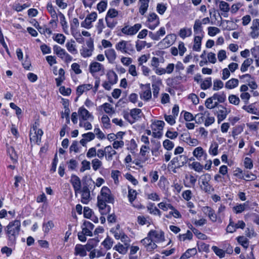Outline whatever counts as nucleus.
Wrapping results in <instances>:
<instances>
[{
  "label": "nucleus",
  "instance_id": "nucleus-1",
  "mask_svg": "<svg viewBox=\"0 0 259 259\" xmlns=\"http://www.w3.org/2000/svg\"><path fill=\"white\" fill-rule=\"evenodd\" d=\"M21 222L19 220H14L9 223L6 227V236L11 244L15 243L16 238L20 231Z\"/></svg>",
  "mask_w": 259,
  "mask_h": 259
},
{
  "label": "nucleus",
  "instance_id": "nucleus-2",
  "mask_svg": "<svg viewBox=\"0 0 259 259\" xmlns=\"http://www.w3.org/2000/svg\"><path fill=\"white\" fill-rule=\"evenodd\" d=\"M115 49L122 53L128 54L135 51L134 46L130 41L123 40L115 45Z\"/></svg>",
  "mask_w": 259,
  "mask_h": 259
},
{
  "label": "nucleus",
  "instance_id": "nucleus-3",
  "mask_svg": "<svg viewBox=\"0 0 259 259\" xmlns=\"http://www.w3.org/2000/svg\"><path fill=\"white\" fill-rule=\"evenodd\" d=\"M165 123L161 120H157L152 122L151 128L152 130V136L154 138H160L162 135V130Z\"/></svg>",
  "mask_w": 259,
  "mask_h": 259
},
{
  "label": "nucleus",
  "instance_id": "nucleus-4",
  "mask_svg": "<svg viewBox=\"0 0 259 259\" xmlns=\"http://www.w3.org/2000/svg\"><path fill=\"white\" fill-rule=\"evenodd\" d=\"M211 176L209 174H205L200 177L199 180L201 183L200 187L205 192H210L212 190V186L209 184Z\"/></svg>",
  "mask_w": 259,
  "mask_h": 259
},
{
  "label": "nucleus",
  "instance_id": "nucleus-5",
  "mask_svg": "<svg viewBox=\"0 0 259 259\" xmlns=\"http://www.w3.org/2000/svg\"><path fill=\"white\" fill-rule=\"evenodd\" d=\"M53 50L54 53L65 62L69 63L72 60V57L60 47L55 45L53 47Z\"/></svg>",
  "mask_w": 259,
  "mask_h": 259
},
{
  "label": "nucleus",
  "instance_id": "nucleus-6",
  "mask_svg": "<svg viewBox=\"0 0 259 259\" xmlns=\"http://www.w3.org/2000/svg\"><path fill=\"white\" fill-rule=\"evenodd\" d=\"M176 39V35L175 34H168L164 38L158 43V46L161 49L167 48L174 43Z\"/></svg>",
  "mask_w": 259,
  "mask_h": 259
},
{
  "label": "nucleus",
  "instance_id": "nucleus-7",
  "mask_svg": "<svg viewBox=\"0 0 259 259\" xmlns=\"http://www.w3.org/2000/svg\"><path fill=\"white\" fill-rule=\"evenodd\" d=\"M86 44L87 48L82 47V49L80 50V53L81 56L84 58L91 56L94 50V41L93 39L90 38L89 40L86 42Z\"/></svg>",
  "mask_w": 259,
  "mask_h": 259
},
{
  "label": "nucleus",
  "instance_id": "nucleus-8",
  "mask_svg": "<svg viewBox=\"0 0 259 259\" xmlns=\"http://www.w3.org/2000/svg\"><path fill=\"white\" fill-rule=\"evenodd\" d=\"M147 236L156 243L162 242L164 240V232L161 230H150Z\"/></svg>",
  "mask_w": 259,
  "mask_h": 259
},
{
  "label": "nucleus",
  "instance_id": "nucleus-9",
  "mask_svg": "<svg viewBox=\"0 0 259 259\" xmlns=\"http://www.w3.org/2000/svg\"><path fill=\"white\" fill-rule=\"evenodd\" d=\"M141 27V24L139 23L135 24L132 26L126 25L121 29V31L125 35L132 36L136 34Z\"/></svg>",
  "mask_w": 259,
  "mask_h": 259
},
{
  "label": "nucleus",
  "instance_id": "nucleus-10",
  "mask_svg": "<svg viewBox=\"0 0 259 259\" xmlns=\"http://www.w3.org/2000/svg\"><path fill=\"white\" fill-rule=\"evenodd\" d=\"M101 195L98 196L97 198L105 200L107 203H113L114 202V198L111 194L110 189L107 187H103L101 189L100 192Z\"/></svg>",
  "mask_w": 259,
  "mask_h": 259
},
{
  "label": "nucleus",
  "instance_id": "nucleus-11",
  "mask_svg": "<svg viewBox=\"0 0 259 259\" xmlns=\"http://www.w3.org/2000/svg\"><path fill=\"white\" fill-rule=\"evenodd\" d=\"M79 193L81 194L80 201L82 203L87 204L91 200V191L88 185H84Z\"/></svg>",
  "mask_w": 259,
  "mask_h": 259
},
{
  "label": "nucleus",
  "instance_id": "nucleus-12",
  "mask_svg": "<svg viewBox=\"0 0 259 259\" xmlns=\"http://www.w3.org/2000/svg\"><path fill=\"white\" fill-rule=\"evenodd\" d=\"M141 243L148 252H152L157 247L155 241L147 236L141 240Z\"/></svg>",
  "mask_w": 259,
  "mask_h": 259
},
{
  "label": "nucleus",
  "instance_id": "nucleus-13",
  "mask_svg": "<svg viewBox=\"0 0 259 259\" xmlns=\"http://www.w3.org/2000/svg\"><path fill=\"white\" fill-rule=\"evenodd\" d=\"M159 24L158 16L154 13H151L148 17L147 26L150 29H154Z\"/></svg>",
  "mask_w": 259,
  "mask_h": 259
},
{
  "label": "nucleus",
  "instance_id": "nucleus-14",
  "mask_svg": "<svg viewBox=\"0 0 259 259\" xmlns=\"http://www.w3.org/2000/svg\"><path fill=\"white\" fill-rule=\"evenodd\" d=\"M188 161V157L185 155H177L170 161V163L175 167H180L184 165Z\"/></svg>",
  "mask_w": 259,
  "mask_h": 259
},
{
  "label": "nucleus",
  "instance_id": "nucleus-15",
  "mask_svg": "<svg viewBox=\"0 0 259 259\" xmlns=\"http://www.w3.org/2000/svg\"><path fill=\"white\" fill-rule=\"evenodd\" d=\"M97 17L96 12H92L87 16L85 20L81 23V26L86 29H90L92 26V22H94Z\"/></svg>",
  "mask_w": 259,
  "mask_h": 259
},
{
  "label": "nucleus",
  "instance_id": "nucleus-16",
  "mask_svg": "<svg viewBox=\"0 0 259 259\" xmlns=\"http://www.w3.org/2000/svg\"><path fill=\"white\" fill-rule=\"evenodd\" d=\"M140 86L142 90V92L140 94V98L146 101L149 100L151 98L152 96L150 83L146 84H141Z\"/></svg>",
  "mask_w": 259,
  "mask_h": 259
},
{
  "label": "nucleus",
  "instance_id": "nucleus-17",
  "mask_svg": "<svg viewBox=\"0 0 259 259\" xmlns=\"http://www.w3.org/2000/svg\"><path fill=\"white\" fill-rule=\"evenodd\" d=\"M89 70L91 73L94 75L97 72H101L103 74L105 72L104 66L98 62H93L89 66Z\"/></svg>",
  "mask_w": 259,
  "mask_h": 259
},
{
  "label": "nucleus",
  "instance_id": "nucleus-18",
  "mask_svg": "<svg viewBox=\"0 0 259 259\" xmlns=\"http://www.w3.org/2000/svg\"><path fill=\"white\" fill-rule=\"evenodd\" d=\"M70 182L73 187L75 196H77V194L79 193V191L81 189V181L78 177L73 175L71 176Z\"/></svg>",
  "mask_w": 259,
  "mask_h": 259
},
{
  "label": "nucleus",
  "instance_id": "nucleus-19",
  "mask_svg": "<svg viewBox=\"0 0 259 259\" xmlns=\"http://www.w3.org/2000/svg\"><path fill=\"white\" fill-rule=\"evenodd\" d=\"M42 135L43 131L41 130H38L37 132H33L32 130H30L29 136L31 142L39 144L40 142L41 138Z\"/></svg>",
  "mask_w": 259,
  "mask_h": 259
},
{
  "label": "nucleus",
  "instance_id": "nucleus-20",
  "mask_svg": "<svg viewBox=\"0 0 259 259\" xmlns=\"http://www.w3.org/2000/svg\"><path fill=\"white\" fill-rule=\"evenodd\" d=\"M97 205L102 214H105L110 211V207L107 205L106 203V201L97 198Z\"/></svg>",
  "mask_w": 259,
  "mask_h": 259
},
{
  "label": "nucleus",
  "instance_id": "nucleus-21",
  "mask_svg": "<svg viewBox=\"0 0 259 259\" xmlns=\"http://www.w3.org/2000/svg\"><path fill=\"white\" fill-rule=\"evenodd\" d=\"M94 228V225L89 221H85L84 222L82 226V231L87 236H92V230Z\"/></svg>",
  "mask_w": 259,
  "mask_h": 259
},
{
  "label": "nucleus",
  "instance_id": "nucleus-22",
  "mask_svg": "<svg viewBox=\"0 0 259 259\" xmlns=\"http://www.w3.org/2000/svg\"><path fill=\"white\" fill-rule=\"evenodd\" d=\"M202 211L205 214L207 215L210 220L215 222L217 220V215L215 213L214 210L209 206H204L202 208Z\"/></svg>",
  "mask_w": 259,
  "mask_h": 259
},
{
  "label": "nucleus",
  "instance_id": "nucleus-23",
  "mask_svg": "<svg viewBox=\"0 0 259 259\" xmlns=\"http://www.w3.org/2000/svg\"><path fill=\"white\" fill-rule=\"evenodd\" d=\"M193 155L198 160H201L203 157L204 159H206L207 156V154L201 147L196 148L193 151Z\"/></svg>",
  "mask_w": 259,
  "mask_h": 259
},
{
  "label": "nucleus",
  "instance_id": "nucleus-24",
  "mask_svg": "<svg viewBox=\"0 0 259 259\" xmlns=\"http://www.w3.org/2000/svg\"><path fill=\"white\" fill-rule=\"evenodd\" d=\"M219 110L217 111L218 115V121L219 123H220L223 120H224L228 114V112L226 108L224 107L222 105H220L219 107Z\"/></svg>",
  "mask_w": 259,
  "mask_h": 259
},
{
  "label": "nucleus",
  "instance_id": "nucleus-25",
  "mask_svg": "<svg viewBox=\"0 0 259 259\" xmlns=\"http://www.w3.org/2000/svg\"><path fill=\"white\" fill-rule=\"evenodd\" d=\"M78 114L80 118L83 120H87L91 118L93 119V116L89 112L88 110L83 107H80L78 109Z\"/></svg>",
  "mask_w": 259,
  "mask_h": 259
},
{
  "label": "nucleus",
  "instance_id": "nucleus-26",
  "mask_svg": "<svg viewBox=\"0 0 259 259\" xmlns=\"http://www.w3.org/2000/svg\"><path fill=\"white\" fill-rule=\"evenodd\" d=\"M105 55L110 63H113L116 58V54L113 49H109L105 51Z\"/></svg>",
  "mask_w": 259,
  "mask_h": 259
},
{
  "label": "nucleus",
  "instance_id": "nucleus-27",
  "mask_svg": "<svg viewBox=\"0 0 259 259\" xmlns=\"http://www.w3.org/2000/svg\"><path fill=\"white\" fill-rule=\"evenodd\" d=\"M75 255H79L81 257H84L87 255V251H85V247L81 244H76L74 248Z\"/></svg>",
  "mask_w": 259,
  "mask_h": 259
},
{
  "label": "nucleus",
  "instance_id": "nucleus-28",
  "mask_svg": "<svg viewBox=\"0 0 259 259\" xmlns=\"http://www.w3.org/2000/svg\"><path fill=\"white\" fill-rule=\"evenodd\" d=\"M194 32L195 34L202 36L203 35V29L202 27V22L199 19H196L195 21L193 26Z\"/></svg>",
  "mask_w": 259,
  "mask_h": 259
},
{
  "label": "nucleus",
  "instance_id": "nucleus-29",
  "mask_svg": "<svg viewBox=\"0 0 259 259\" xmlns=\"http://www.w3.org/2000/svg\"><path fill=\"white\" fill-rule=\"evenodd\" d=\"M105 158L107 161H111L113 159V156L116 154V152L111 146H107L105 147Z\"/></svg>",
  "mask_w": 259,
  "mask_h": 259
},
{
  "label": "nucleus",
  "instance_id": "nucleus-30",
  "mask_svg": "<svg viewBox=\"0 0 259 259\" xmlns=\"http://www.w3.org/2000/svg\"><path fill=\"white\" fill-rule=\"evenodd\" d=\"M93 85L91 84H83L77 87L76 89V94L79 97L84 92L90 90L92 89Z\"/></svg>",
  "mask_w": 259,
  "mask_h": 259
},
{
  "label": "nucleus",
  "instance_id": "nucleus-31",
  "mask_svg": "<svg viewBox=\"0 0 259 259\" xmlns=\"http://www.w3.org/2000/svg\"><path fill=\"white\" fill-rule=\"evenodd\" d=\"M150 0H139L140 2V8L139 13L142 15H144L147 12Z\"/></svg>",
  "mask_w": 259,
  "mask_h": 259
},
{
  "label": "nucleus",
  "instance_id": "nucleus-32",
  "mask_svg": "<svg viewBox=\"0 0 259 259\" xmlns=\"http://www.w3.org/2000/svg\"><path fill=\"white\" fill-rule=\"evenodd\" d=\"M203 35L202 36L197 35L194 37V45L193 46V50L194 51L199 52L201 49V41Z\"/></svg>",
  "mask_w": 259,
  "mask_h": 259
},
{
  "label": "nucleus",
  "instance_id": "nucleus-33",
  "mask_svg": "<svg viewBox=\"0 0 259 259\" xmlns=\"http://www.w3.org/2000/svg\"><path fill=\"white\" fill-rule=\"evenodd\" d=\"M58 17L60 19V24L62 27L64 32L67 34L68 25L65 16L61 12H59Z\"/></svg>",
  "mask_w": 259,
  "mask_h": 259
},
{
  "label": "nucleus",
  "instance_id": "nucleus-34",
  "mask_svg": "<svg viewBox=\"0 0 259 259\" xmlns=\"http://www.w3.org/2000/svg\"><path fill=\"white\" fill-rule=\"evenodd\" d=\"M192 33L190 28L184 27L180 30L179 35L182 39H185L186 37L190 36Z\"/></svg>",
  "mask_w": 259,
  "mask_h": 259
},
{
  "label": "nucleus",
  "instance_id": "nucleus-35",
  "mask_svg": "<svg viewBox=\"0 0 259 259\" xmlns=\"http://www.w3.org/2000/svg\"><path fill=\"white\" fill-rule=\"evenodd\" d=\"M66 47L67 50L72 54H77V50L76 49L75 41L74 40L71 39L70 41H68L66 44Z\"/></svg>",
  "mask_w": 259,
  "mask_h": 259
},
{
  "label": "nucleus",
  "instance_id": "nucleus-36",
  "mask_svg": "<svg viewBox=\"0 0 259 259\" xmlns=\"http://www.w3.org/2000/svg\"><path fill=\"white\" fill-rule=\"evenodd\" d=\"M212 85L211 77H209L205 78L200 83V88L202 90H206L209 89Z\"/></svg>",
  "mask_w": 259,
  "mask_h": 259
},
{
  "label": "nucleus",
  "instance_id": "nucleus-37",
  "mask_svg": "<svg viewBox=\"0 0 259 259\" xmlns=\"http://www.w3.org/2000/svg\"><path fill=\"white\" fill-rule=\"evenodd\" d=\"M7 153L13 163L17 162L18 156L13 147L10 146L7 148Z\"/></svg>",
  "mask_w": 259,
  "mask_h": 259
},
{
  "label": "nucleus",
  "instance_id": "nucleus-38",
  "mask_svg": "<svg viewBox=\"0 0 259 259\" xmlns=\"http://www.w3.org/2000/svg\"><path fill=\"white\" fill-rule=\"evenodd\" d=\"M197 253V250L195 248H190L186 250L181 256L180 259H188Z\"/></svg>",
  "mask_w": 259,
  "mask_h": 259
},
{
  "label": "nucleus",
  "instance_id": "nucleus-39",
  "mask_svg": "<svg viewBox=\"0 0 259 259\" xmlns=\"http://www.w3.org/2000/svg\"><path fill=\"white\" fill-rule=\"evenodd\" d=\"M146 46L148 48H149L151 47V44L150 43H147L146 41L139 40L136 42V48L138 52L141 51Z\"/></svg>",
  "mask_w": 259,
  "mask_h": 259
},
{
  "label": "nucleus",
  "instance_id": "nucleus-40",
  "mask_svg": "<svg viewBox=\"0 0 259 259\" xmlns=\"http://www.w3.org/2000/svg\"><path fill=\"white\" fill-rule=\"evenodd\" d=\"M239 80L236 78H232L225 83V88L228 89H233L238 85Z\"/></svg>",
  "mask_w": 259,
  "mask_h": 259
},
{
  "label": "nucleus",
  "instance_id": "nucleus-41",
  "mask_svg": "<svg viewBox=\"0 0 259 259\" xmlns=\"http://www.w3.org/2000/svg\"><path fill=\"white\" fill-rule=\"evenodd\" d=\"M108 81L111 84H115L117 81V75L113 71H110L107 74Z\"/></svg>",
  "mask_w": 259,
  "mask_h": 259
},
{
  "label": "nucleus",
  "instance_id": "nucleus-42",
  "mask_svg": "<svg viewBox=\"0 0 259 259\" xmlns=\"http://www.w3.org/2000/svg\"><path fill=\"white\" fill-rule=\"evenodd\" d=\"M110 232L113 234L114 237L116 239H119L121 238V233H123V231L120 229V225H117L115 228H113L111 229Z\"/></svg>",
  "mask_w": 259,
  "mask_h": 259
},
{
  "label": "nucleus",
  "instance_id": "nucleus-43",
  "mask_svg": "<svg viewBox=\"0 0 259 259\" xmlns=\"http://www.w3.org/2000/svg\"><path fill=\"white\" fill-rule=\"evenodd\" d=\"M47 10L51 15L52 18L56 19L57 17H58V13L57 14L52 5L51 2H49L47 5Z\"/></svg>",
  "mask_w": 259,
  "mask_h": 259
},
{
  "label": "nucleus",
  "instance_id": "nucleus-44",
  "mask_svg": "<svg viewBox=\"0 0 259 259\" xmlns=\"http://www.w3.org/2000/svg\"><path fill=\"white\" fill-rule=\"evenodd\" d=\"M214 100H217L219 103H224L226 100V96L224 92L217 93L213 95Z\"/></svg>",
  "mask_w": 259,
  "mask_h": 259
},
{
  "label": "nucleus",
  "instance_id": "nucleus-45",
  "mask_svg": "<svg viewBox=\"0 0 259 259\" xmlns=\"http://www.w3.org/2000/svg\"><path fill=\"white\" fill-rule=\"evenodd\" d=\"M197 176L195 177L193 175H186L185 176V179L186 180H189V185L185 184V186L186 187H194L195 186L196 182L197 181Z\"/></svg>",
  "mask_w": 259,
  "mask_h": 259
},
{
  "label": "nucleus",
  "instance_id": "nucleus-46",
  "mask_svg": "<svg viewBox=\"0 0 259 259\" xmlns=\"http://www.w3.org/2000/svg\"><path fill=\"white\" fill-rule=\"evenodd\" d=\"M253 63V60L251 58H247L241 65L240 70L242 72L246 71L248 67Z\"/></svg>",
  "mask_w": 259,
  "mask_h": 259
},
{
  "label": "nucleus",
  "instance_id": "nucleus-47",
  "mask_svg": "<svg viewBox=\"0 0 259 259\" xmlns=\"http://www.w3.org/2000/svg\"><path fill=\"white\" fill-rule=\"evenodd\" d=\"M147 209L151 214L154 215H161L160 211L155 206L154 203H150L147 206Z\"/></svg>",
  "mask_w": 259,
  "mask_h": 259
},
{
  "label": "nucleus",
  "instance_id": "nucleus-48",
  "mask_svg": "<svg viewBox=\"0 0 259 259\" xmlns=\"http://www.w3.org/2000/svg\"><path fill=\"white\" fill-rule=\"evenodd\" d=\"M213 100H214L212 98V96L208 98L205 101V105L208 109H213L215 107L218 106V102H213Z\"/></svg>",
  "mask_w": 259,
  "mask_h": 259
},
{
  "label": "nucleus",
  "instance_id": "nucleus-49",
  "mask_svg": "<svg viewBox=\"0 0 259 259\" xmlns=\"http://www.w3.org/2000/svg\"><path fill=\"white\" fill-rule=\"evenodd\" d=\"M219 145L216 142H214L211 144L208 152L210 155L215 156L218 154Z\"/></svg>",
  "mask_w": 259,
  "mask_h": 259
},
{
  "label": "nucleus",
  "instance_id": "nucleus-50",
  "mask_svg": "<svg viewBox=\"0 0 259 259\" xmlns=\"http://www.w3.org/2000/svg\"><path fill=\"white\" fill-rule=\"evenodd\" d=\"M247 202L243 204H239L234 206L233 209L236 213H240L245 210L246 207L248 206Z\"/></svg>",
  "mask_w": 259,
  "mask_h": 259
},
{
  "label": "nucleus",
  "instance_id": "nucleus-51",
  "mask_svg": "<svg viewBox=\"0 0 259 259\" xmlns=\"http://www.w3.org/2000/svg\"><path fill=\"white\" fill-rule=\"evenodd\" d=\"M141 109L135 108L131 110L130 115L134 120H138L141 117Z\"/></svg>",
  "mask_w": 259,
  "mask_h": 259
},
{
  "label": "nucleus",
  "instance_id": "nucleus-52",
  "mask_svg": "<svg viewBox=\"0 0 259 259\" xmlns=\"http://www.w3.org/2000/svg\"><path fill=\"white\" fill-rule=\"evenodd\" d=\"M238 243L241 244L245 249L249 246V240L244 236H239L237 238Z\"/></svg>",
  "mask_w": 259,
  "mask_h": 259
},
{
  "label": "nucleus",
  "instance_id": "nucleus-53",
  "mask_svg": "<svg viewBox=\"0 0 259 259\" xmlns=\"http://www.w3.org/2000/svg\"><path fill=\"white\" fill-rule=\"evenodd\" d=\"M191 227H189V228L192 230V232L197 236V237L199 239H205L206 236L205 234L201 233L198 229L194 228L192 225H190Z\"/></svg>",
  "mask_w": 259,
  "mask_h": 259
},
{
  "label": "nucleus",
  "instance_id": "nucleus-54",
  "mask_svg": "<svg viewBox=\"0 0 259 259\" xmlns=\"http://www.w3.org/2000/svg\"><path fill=\"white\" fill-rule=\"evenodd\" d=\"M219 7L220 10L224 13H228L230 10L229 4L225 1H222Z\"/></svg>",
  "mask_w": 259,
  "mask_h": 259
},
{
  "label": "nucleus",
  "instance_id": "nucleus-55",
  "mask_svg": "<svg viewBox=\"0 0 259 259\" xmlns=\"http://www.w3.org/2000/svg\"><path fill=\"white\" fill-rule=\"evenodd\" d=\"M92 164L93 169L97 171L102 165V161L98 158H95L92 161Z\"/></svg>",
  "mask_w": 259,
  "mask_h": 259
},
{
  "label": "nucleus",
  "instance_id": "nucleus-56",
  "mask_svg": "<svg viewBox=\"0 0 259 259\" xmlns=\"http://www.w3.org/2000/svg\"><path fill=\"white\" fill-rule=\"evenodd\" d=\"M54 227V225L52 221L44 223L42 225L43 230L46 233H48Z\"/></svg>",
  "mask_w": 259,
  "mask_h": 259
},
{
  "label": "nucleus",
  "instance_id": "nucleus-57",
  "mask_svg": "<svg viewBox=\"0 0 259 259\" xmlns=\"http://www.w3.org/2000/svg\"><path fill=\"white\" fill-rule=\"evenodd\" d=\"M224 87L223 82L220 79H214L213 80V91H218L221 89H222Z\"/></svg>",
  "mask_w": 259,
  "mask_h": 259
},
{
  "label": "nucleus",
  "instance_id": "nucleus-58",
  "mask_svg": "<svg viewBox=\"0 0 259 259\" xmlns=\"http://www.w3.org/2000/svg\"><path fill=\"white\" fill-rule=\"evenodd\" d=\"M114 249L118 251L119 253L124 254L127 251V247H124L122 244L120 243L116 245L114 248Z\"/></svg>",
  "mask_w": 259,
  "mask_h": 259
},
{
  "label": "nucleus",
  "instance_id": "nucleus-59",
  "mask_svg": "<svg viewBox=\"0 0 259 259\" xmlns=\"http://www.w3.org/2000/svg\"><path fill=\"white\" fill-rule=\"evenodd\" d=\"M137 197V192L136 190L128 189V197L129 199V201L131 204H133V201L135 200Z\"/></svg>",
  "mask_w": 259,
  "mask_h": 259
},
{
  "label": "nucleus",
  "instance_id": "nucleus-60",
  "mask_svg": "<svg viewBox=\"0 0 259 259\" xmlns=\"http://www.w3.org/2000/svg\"><path fill=\"white\" fill-rule=\"evenodd\" d=\"M212 249L217 255L220 258H223L225 256V251L222 249L218 248L217 246H213Z\"/></svg>",
  "mask_w": 259,
  "mask_h": 259
},
{
  "label": "nucleus",
  "instance_id": "nucleus-61",
  "mask_svg": "<svg viewBox=\"0 0 259 259\" xmlns=\"http://www.w3.org/2000/svg\"><path fill=\"white\" fill-rule=\"evenodd\" d=\"M105 27L104 25V20L103 19H100L98 20L96 25V29L98 34H101L103 29Z\"/></svg>",
  "mask_w": 259,
  "mask_h": 259
},
{
  "label": "nucleus",
  "instance_id": "nucleus-62",
  "mask_svg": "<svg viewBox=\"0 0 259 259\" xmlns=\"http://www.w3.org/2000/svg\"><path fill=\"white\" fill-rule=\"evenodd\" d=\"M102 106L103 107L104 111L108 114H113L114 113V110L112 106L108 103L103 104Z\"/></svg>",
  "mask_w": 259,
  "mask_h": 259
},
{
  "label": "nucleus",
  "instance_id": "nucleus-63",
  "mask_svg": "<svg viewBox=\"0 0 259 259\" xmlns=\"http://www.w3.org/2000/svg\"><path fill=\"white\" fill-rule=\"evenodd\" d=\"M236 230V227L231 218L230 219L229 224L227 227L226 231L227 233H232Z\"/></svg>",
  "mask_w": 259,
  "mask_h": 259
},
{
  "label": "nucleus",
  "instance_id": "nucleus-64",
  "mask_svg": "<svg viewBox=\"0 0 259 259\" xmlns=\"http://www.w3.org/2000/svg\"><path fill=\"white\" fill-rule=\"evenodd\" d=\"M118 12L115 9H110L106 14V18L113 19L117 16Z\"/></svg>",
  "mask_w": 259,
  "mask_h": 259
}]
</instances>
